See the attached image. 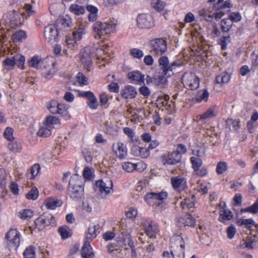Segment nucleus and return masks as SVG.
<instances>
[{
  "label": "nucleus",
  "instance_id": "obj_1",
  "mask_svg": "<svg viewBox=\"0 0 258 258\" xmlns=\"http://www.w3.org/2000/svg\"><path fill=\"white\" fill-rule=\"evenodd\" d=\"M84 188L81 177L74 174L71 177L68 187V194L75 201L80 200L83 196Z\"/></svg>",
  "mask_w": 258,
  "mask_h": 258
},
{
  "label": "nucleus",
  "instance_id": "obj_2",
  "mask_svg": "<svg viewBox=\"0 0 258 258\" xmlns=\"http://www.w3.org/2000/svg\"><path fill=\"white\" fill-rule=\"evenodd\" d=\"M94 36L95 39H101L106 35L113 33L116 30V24L112 22H96L92 26Z\"/></svg>",
  "mask_w": 258,
  "mask_h": 258
},
{
  "label": "nucleus",
  "instance_id": "obj_3",
  "mask_svg": "<svg viewBox=\"0 0 258 258\" xmlns=\"http://www.w3.org/2000/svg\"><path fill=\"white\" fill-rule=\"evenodd\" d=\"M159 66L162 70V74L166 77H170L174 74L176 68L181 66L182 63L178 60L169 62L166 56H162L158 59Z\"/></svg>",
  "mask_w": 258,
  "mask_h": 258
},
{
  "label": "nucleus",
  "instance_id": "obj_4",
  "mask_svg": "<svg viewBox=\"0 0 258 258\" xmlns=\"http://www.w3.org/2000/svg\"><path fill=\"white\" fill-rule=\"evenodd\" d=\"M167 197V193L165 191L158 193L149 192L146 194L144 200L149 205L156 208L162 204Z\"/></svg>",
  "mask_w": 258,
  "mask_h": 258
},
{
  "label": "nucleus",
  "instance_id": "obj_5",
  "mask_svg": "<svg viewBox=\"0 0 258 258\" xmlns=\"http://www.w3.org/2000/svg\"><path fill=\"white\" fill-rule=\"evenodd\" d=\"M149 46L150 52L153 55H161L167 50L166 41L161 38L151 40Z\"/></svg>",
  "mask_w": 258,
  "mask_h": 258
},
{
  "label": "nucleus",
  "instance_id": "obj_6",
  "mask_svg": "<svg viewBox=\"0 0 258 258\" xmlns=\"http://www.w3.org/2000/svg\"><path fill=\"white\" fill-rule=\"evenodd\" d=\"M25 59L20 54H16L12 57H7L3 61V65L7 70H11L16 65L19 68L24 69Z\"/></svg>",
  "mask_w": 258,
  "mask_h": 258
},
{
  "label": "nucleus",
  "instance_id": "obj_7",
  "mask_svg": "<svg viewBox=\"0 0 258 258\" xmlns=\"http://www.w3.org/2000/svg\"><path fill=\"white\" fill-rule=\"evenodd\" d=\"M86 33V30L84 28L79 27L78 28L75 29L72 35L68 36L66 37V43L67 45L72 49L77 48V41L82 39Z\"/></svg>",
  "mask_w": 258,
  "mask_h": 258
},
{
  "label": "nucleus",
  "instance_id": "obj_8",
  "mask_svg": "<svg viewBox=\"0 0 258 258\" xmlns=\"http://www.w3.org/2000/svg\"><path fill=\"white\" fill-rule=\"evenodd\" d=\"M35 228L39 231L42 230L49 225L55 226L56 222L53 216L50 214H43L37 218L35 221Z\"/></svg>",
  "mask_w": 258,
  "mask_h": 258
},
{
  "label": "nucleus",
  "instance_id": "obj_9",
  "mask_svg": "<svg viewBox=\"0 0 258 258\" xmlns=\"http://www.w3.org/2000/svg\"><path fill=\"white\" fill-rule=\"evenodd\" d=\"M232 6L233 4L231 0L218 2L214 5V8L216 10L214 14L215 19L216 20L220 19L224 15L230 12Z\"/></svg>",
  "mask_w": 258,
  "mask_h": 258
},
{
  "label": "nucleus",
  "instance_id": "obj_10",
  "mask_svg": "<svg viewBox=\"0 0 258 258\" xmlns=\"http://www.w3.org/2000/svg\"><path fill=\"white\" fill-rule=\"evenodd\" d=\"M112 187L113 183L111 180L108 179H99L96 181L94 189L99 191L101 196L104 198L110 193Z\"/></svg>",
  "mask_w": 258,
  "mask_h": 258
},
{
  "label": "nucleus",
  "instance_id": "obj_11",
  "mask_svg": "<svg viewBox=\"0 0 258 258\" xmlns=\"http://www.w3.org/2000/svg\"><path fill=\"white\" fill-rule=\"evenodd\" d=\"M20 233L17 229H11L8 232L6 237L10 249H17L20 245Z\"/></svg>",
  "mask_w": 258,
  "mask_h": 258
},
{
  "label": "nucleus",
  "instance_id": "obj_12",
  "mask_svg": "<svg viewBox=\"0 0 258 258\" xmlns=\"http://www.w3.org/2000/svg\"><path fill=\"white\" fill-rule=\"evenodd\" d=\"M182 80L184 86L189 89L194 90L199 87L200 79L195 73H185Z\"/></svg>",
  "mask_w": 258,
  "mask_h": 258
},
{
  "label": "nucleus",
  "instance_id": "obj_13",
  "mask_svg": "<svg viewBox=\"0 0 258 258\" xmlns=\"http://www.w3.org/2000/svg\"><path fill=\"white\" fill-rule=\"evenodd\" d=\"M92 58L93 54L90 47H85L81 50L79 59L84 69H89L92 66Z\"/></svg>",
  "mask_w": 258,
  "mask_h": 258
},
{
  "label": "nucleus",
  "instance_id": "obj_14",
  "mask_svg": "<svg viewBox=\"0 0 258 258\" xmlns=\"http://www.w3.org/2000/svg\"><path fill=\"white\" fill-rule=\"evenodd\" d=\"M137 22L139 28L150 29L154 26L152 16L149 14H140L137 18Z\"/></svg>",
  "mask_w": 258,
  "mask_h": 258
},
{
  "label": "nucleus",
  "instance_id": "obj_15",
  "mask_svg": "<svg viewBox=\"0 0 258 258\" xmlns=\"http://www.w3.org/2000/svg\"><path fill=\"white\" fill-rule=\"evenodd\" d=\"M142 225L144 227L145 233L150 238H155L159 230L158 225L153 221L148 219H143Z\"/></svg>",
  "mask_w": 258,
  "mask_h": 258
},
{
  "label": "nucleus",
  "instance_id": "obj_16",
  "mask_svg": "<svg viewBox=\"0 0 258 258\" xmlns=\"http://www.w3.org/2000/svg\"><path fill=\"white\" fill-rule=\"evenodd\" d=\"M182 158L181 155L174 151L171 153L164 154L161 156V162L163 165H175L179 163Z\"/></svg>",
  "mask_w": 258,
  "mask_h": 258
},
{
  "label": "nucleus",
  "instance_id": "obj_17",
  "mask_svg": "<svg viewBox=\"0 0 258 258\" xmlns=\"http://www.w3.org/2000/svg\"><path fill=\"white\" fill-rule=\"evenodd\" d=\"M44 36L49 43H54L57 41L58 30L54 24L48 25L44 29Z\"/></svg>",
  "mask_w": 258,
  "mask_h": 258
},
{
  "label": "nucleus",
  "instance_id": "obj_18",
  "mask_svg": "<svg viewBox=\"0 0 258 258\" xmlns=\"http://www.w3.org/2000/svg\"><path fill=\"white\" fill-rule=\"evenodd\" d=\"M112 149L115 156L120 160H123L127 156V148L122 143H113L112 146Z\"/></svg>",
  "mask_w": 258,
  "mask_h": 258
},
{
  "label": "nucleus",
  "instance_id": "obj_19",
  "mask_svg": "<svg viewBox=\"0 0 258 258\" xmlns=\"http://www.w3.org/2000/svg\"><path fill=\"white\" fill-rule=\"evenodd\" d=\"M79 96L87 99V104L92 110H95L98 106L97 98L91 91H81L79 93Z\"/></svg>",
  "mask_w": 258,
  "mask_h": 258
},
{
  "label": "nucleus",
  "instance_id": "obj_20",
  "mask_svg": "<svg viewBox=\"0 0 258 258\" xmlns=\"http://www.w3.org/2000/svg\"><path fill=\"white\" fill-rule=\"evenodd\" d=\"M101 229V227L99 224L90 225L88 228L87 232L86 233V241H89L90 242V241L95 238L100 232Z\"/></svg>",
  "mask_w": 258,
  "mask_h": 258
},
{
  "label": "nucleus",
  "instance_id": "obj_21",
  "mask_svg": "<svg viewBox=\"0 0 258 258\" xmlns=\"http://www.w3.org/2000/svg\"><path fill=\"white\" fill-rule=\"evenodd\" d=\"M127 77L132 82L141 85L144 83L145 76L139 71H133L128 73Z\"/></svg>",
  "mask_w": 258,
  "mask_h": 258
},
{
  "label": "nucleus",
  "instance_id": "obj_22",
  "mask_svg": "<svg viewBox=\"0 0 258 258\" xmlns=\"http://www.w3.org/2000/svg\"><path fill=\"white\" fill-rule=\"evenodd\" d=\"M195 219L190 215L180 217L177 221V224L179 227L184 226L194 227L195 225Z\"/></svg>",
  "mask_w": 258,
  "mask_h": 258
},
{
  "label": "nucleus",
  "instance_id": "obj_23",
  "mask_svg": "<svg viewBox=\"0 0 258 258\" xmlns=\"http://www.w3.org/2000/svg\"><path fill=\"white\" fill-rule=\"evenodd\" d=\"M120 93L124 99H133L136 97L137 92L134 87L126 85L121 90Z\"/></svg>",
  "mask_w": 258,
  "mask_h": 258
},
{
  "label": "nucleus",
  "instance_id": "obj_24",
  "mask_svg": "<svg viewBox=\"0 0 258 258\" xmlns=\"http://www.w3.org/2000/svg\"><path fill=\"white\" fill-rule=\"evenodd\" d=\"M57 71L55 68V63L53 62L50 66H46L43 65L42 70V74L43 76L46 79H51L55 75Z\"/></svg>",
  "mask_w": 258,
  "mask_h": 258
},
{
  "label": "nucleus",
  "instance_id": "obj_25",
  "mask_svg": "<svg viewBox=\"0 0 258 258\" xmlns=\"http://www.w3.org/2000/svg\"><path fill=\"white\" fill-rule=\"evenodd\" d=\"M218 112V106L216 105H214L209 108L205 113L200 115V118L201 119H206L208 118H213L217 116Z\"/></svg>",
  "mask_w": 258,
  "mask_h": 258
},
{
  "label": "nucleus",
  "instance_id": "obj_26",
  "mask_svg": "<svg viewBox=\"0 0 258 258\" xmlns=\"http://www.w3.org/2000/svg\"><path fill=\"white\" fill-rule=\"evenodd\" d=\"M171 183L174 189L177 191H179L186 185L184 178L180 176L172 177L171 178Z\"/></svg>",
  "mask_w": 258,
  "mask_h": 258
},
{
  "label": "nucleus",
  "instance_id": "obj_27",
  "mask_svg": "<svg viewBox=\"0 0 258 258\" xmlns=\"http://www.w3.org/2000/svg\"><path fill=\"white\" fill-rule=\"evenodd\" d=\"M62 204L61 200L52 197L47 198L44 202V205L49 210H54L57 207H59Z\"/></svg>",
  "mask_w": 258,
  "mask_h": 258
},
{
  "label": "nucleus",
  "instance_id": "obj_28",
  "mask_svg": "<svg viewBox=\"0 0 258 258\" xmlns=\"http://www.w3.org/2000/svg\"><path fill=\"white\" fill-rule=\"evenodd\" d=\"M245 247L248 249L258 247V234L247 237L244 241Z\"/></svg>",
  "mask_w": 258,
  "mask_h": 258
},
{
  "label": "nucleus",
  "instance_id": "obj_29",
  "mask_svg": "<svg viewBox=\"0 0 258 258\" xmlns=\"http://www.w3.org/2000/svg\"><path fill=\"white\" fill-rule=\"evenodd\" d=\"M6 176L5 171L0 169V198H5L7 194V190L6 188Z\"/></svg>",
  "mask_w": 258,
  "mask_h": 258
},
{
  "label": "nucleus",
  "instance_id": "obj_30",
  "mask_svg": "<svg viewBox=\"0 0 258 258\" xmlns=\"http://www.w3.org/2000/svg\"><path fill=\"white\" fill-rule=\"evenodd\" d=\"M89 241H85L82 248L81 255L83 257L93 258L94 254L92 251Z\"/></svg>",
  "mask_w": 258,
  "mask_h": 258
},
{
  "label": "nucleus",
  "instance_id": "obj_31",
  "mask_svg": "<svg viewBox=\"0 0 258 258\" xmlns=\"http://www.w3.org/2000/svg\"><path fill=\"white\" fill-rule=\"evenodd\" d=\"M24 21V17L22 14L16 11H13L11 16L10 22L15 26L21 25Z\"/></svg>",
  "mask_w": 258,
  "mask_h": 258
},
{
  "label": "nucleus",
  "instance_id": "obj_32",
  "mask_svg": "<svg viewBox=\"0 0 258 258\" xmlns=\"http://www.w3.org/2000/svg\"><path fill=\"white\" fill-rule=\"evenodd\" d=\"M60 124L59 119L53 116H49L46 118L45 120V125L47 126L50 128L57 127Z\"/></svg>",
  "mask_w": 258,
  "mask_h": 258
},
{
  "label": "nucleus",
  "instance_id": "obj_33",
  "mask_svg": "<svg viewBox=\"0 0 258 258\" xmlns=\"http://www.w3.org/2000/svg\"><path fill=\"white\" fill-rule=\"evenodd\" d=\"M233 216V214L231 211L222 208L219 211V220L221 222H225L226 221L232 219Z\"/></svg>",
  "mask_w": 258,
  "mask_h": 258
},
{
  "label": "nucleus",
  "instance_id": "obj_34",
  "mask_svg": "<svg viewBox=\"0 0 258 258\" xmlns=\"http://www.w3.org/2000/svg\"><path fill=\"white\" fill-rule=\"evenodd\" d=\"M8 147L10 151L15 154L20 153L22 150V146L21 143L15 139L10 141L8 145Z\"/></svg>",
  "mask_w": 258,
  "mask_h": 258
},
{
  "label": "nucleus",
  "instance_id": "obj_35",
  "mask_svg": "<svg viewBox=\"0 0 258 258\" xmlns=\"http://www.w3.org/2000/svg\"><path fill=\"white\" fill-rule=\"evenodd\" d=\"M141 166L143 168L146 167V165L143 163L140 162L137 164H133L130 162H123L122 164V168L128 172H131L136 169L137 166Z\"/></svg>",
  "mask_w": 258,
  "mask_h": 258
},
{
  "label": "nucleus",
  "instance_id": "obj_36",
  "mask_svg": "<svg viewBox=\"0 0 258 258\" xmlns=\"http://www.w3.org/2000/svg\"><path fill=\"white\" fill-rule=\"evenodd\" d=\"M167 77L162 74L161 75L155 76L153 78L154 83L161 88H163L167 84Z\"/></svg>",
  "mask_w": 258,
  "mask_h": 258
},
{
  "label": "nucleus",
  "instance_id": "obj_37",
  "mask_svg": "<svg viewBox=\"0 0 258 258\" xmlns=\"http://www.w3.org/2000/svg\"><path fill=\"white\" fill-rule=\"evenodd\" d=\"M225 123L226 127L232 131H237L240 128V121L238 120L228 118Z\"/></svg>",
  "mask_w": 258,
  "mask_h": 258
},
{
  "label": "nucleus",
  "instance_id": "obj_38",
  "mask_svg": "<svg viewBox=\"0 0 258 258\" xmlns=\"http://www.w3.org/2000/svg\"><path fill=\"white\" fill-rule=\"evenodd\" d=\"M169 97L167 95H162L158 97L156 101L157 107L160 109L164 107L166 108L168 106H167Z\"/></svg>",
  "mask_w": 258,
  "mask_h": 258
},
{
  "label": "nucleus",
  "instance_id": "obj_39",
  "mask_svg": "<svg viewBox=\"0 0 258 258\" xmlns=\"http://www.w3.org/2000/svg\"><path fill=\"white\" fill-rule=\"evenodd\" d=\"M27 34L25 31L20 30L16 31L12 36V39L14 42L21 41L23 39L26 38Z\"/></svg>",
  "mask_w": 258,
  "mask_h": 258
},
{
  "label": "nucleus",
  "instance_id": "obj_40",
  "mask_svg": "<svg viewBox=\"0 0 258 258\" xmlns=\"http://www.w3.org/2000/svg\"><path fill=\"white\" fill-rule=\"evenodd\" d=\"M29 64L31 67L38 68V67H43L45 65L44 61L38 56H35L32 57L29 62Z\"/></svg>",
  "mask_w": 258,
  "mask_h": 258
},
{
  "label": "nucleus",
  "instance_id": "obj_41",
  "mask_svg": "<svg viewBox=\"0 0 258 258\" xmlns=\"http://www.w3.org/2000/svg\"><path fill=\"white\" fill-rule=\"evenodd\" d=\"M171 253L173 258H184V244H181L179 247L171 251Z\"/></svg>",
  "mask_w": 258,
  "mask_h": 258
},
{
  "label": "nucleus",
  "instance_id": "obj_42",
  "mask_svg": "<svg viewBox=\"0 0 258 258\" xmlns=\"http://www.w3.org/2000/svg\"><path fill=\"white\" fill-rule=\"evenodd\" d=\"M40 170V167L39 164H34L30 169L28 171L27 173V176L29 179L34 178L39 173Z\"/></svg>",
  "mask_w": 258,
  "mask_h": 258
},
{
  "label": "nucleus",
  "instance_id": "obj_43",
  "mask_svg": "<svg viewBox=\"0 0 258 258\" xmlns=\"http://www.w3.org/2000/svg\"><path fill=\"white\" fill-rule=\"evenodd\" d=\"M195 198L194 196L191 198H187L184 199L181 203V206L183 209H189L194 207L195 205Z\"/></svg>",
  "mask_w": 258,
  "mask_h": 258
},
{
  "label": "nucleus",
  "instance_id": "obj_44",
  "mask_svg": "<svg viewBox=\"0 0 258 258\" xmlns=\"http://www.w3.org/2000/svg\"><path fill=\"white\" fill-rule=\"evenodd\" d=\"M215 13L207 11L206 10L202 9L199 11V15L203 19L207 21H211L215 18Z\"/></svg>",
  "mask_w": 258,
  "mask_h": 258
},
{
  "label": "nucleus",
  "instance_id": "obj_45",
  "mask_svg": "<svg viewBox=\"0 0 258 258\" xmlns=\"http://www.w3.org/2000/svg\"><path fill=\"white\" fill-rule=\"evenodd\" d=\"M228 166L227 162L220 161L218 162L216 168V172L218 175L222 174L228 170Z\"/></svg>",
  "mask_w": 258,
  "mask_h": 258
},
{
  "label": "nucleus",
  "instance_id": "obj_46",
  "mask_svg": "<svg viewBox=\"0 0 258 258\" xmlns=\"http://www.w3.org/2000/svg\"><path fill=\"white\" fill-rule=\"evenodd\" d=\"M69 10L72 13L76 15L83 14L85 12V8L83 6L76 4H72L69 8Z\"/></svg>",
  "mask_w": 258,
  "mask_h": 258
},
{
  "label": "nucleus",
  "instance_id": "obj_47",
  "mask_svg": "<svg viewBox=\"0 0 258 258\" xmlns=\"http://www.w3.org/2000/svg\"><path fill=\"white\" fill-rule=\"evenodd\" d=\"M209 96V93L206 89L201 90L198 92L196 97V100L200 102L203 100L207 101Z\"/></svg>",
  "mask_w": 258,
  "mask_h": 258
},
{
  "label": "nucleus",
  "instance_id": "obj_48",
  "mask_svg": "<svg viewBox=\"0 0 258 258\" xmlns=\"http://www.w3.org/2000/svg\"><path fill=\"white\" fill-rule=\"evenodd\" d=\"M34 212L30 209H24L19 212V217L23 220H28L32 218Z\"/></svg>",
  "mask_w": 258,
  "mask_h": 258
},
{
  "label": "nucleus",
  "instance_id": "obj_49",
  "mask_svg": "<svg viewBox=\"0 0 258 258\" xmlns=\"http://www.w3.org/2000/svg\"><path fill=\"white\" fill-rule=\"evenodd\" d=\"M233 23L229 19H224L221 21V30L224 32H229Z\"/></svg>",
  "mask_w": 258,
  "mask_h": 258
},
{
  "label": "nucleus",
  "instance_id": "obj_50",
  "mask_svg": "<svg viewBox=\"0 0 258 258\" xmlns=\"http://www.w3.org/2000/svg\"><path fill=\"white\" fill-rule=\"evenodd\" d=\"M230 79V75L226 73H222L216 78V82L218 84H225L228 83Z\"/></svg>",
  "mask_w": 258,
  "mask_h": 258
},
{
  "label": "nucleus",
  "instance_id": "obj_51",
  "mask_svg": "<svg viewBox=\"0 0 258 258\" xmlns=\"http://www.w3.org/2000/svg\"><path fill=\"white\" fill-rule=\"evenodd\" d=\"M56 24L57 25H62L64 28H69L71 26L72 23L71 18L66 16L58 20Z\"/></svg>",
  "mask_w": 258,
  "mask_h": 258
},
{
  "label": "nucleus",
  "instance_id": "obj_52",
  "mask_svg": "<svg viewBox=\"0 0 258 258\" xmlns=\"http://www.w3.org/2000/svg\"><path fill=\"white\" fill-rule=\"evenodd\" d=\"M24 258H35L36 253L35 247L33 246L27 247L23 252Z\"/></svg>",
  "mask_w": 258,
  "mask_h": 258
},
{
  "label": "nucleus",
  "instance_id": "obj_53",
  "mask_svg": "<svg viewBox=\"0 0 258 258\" xmlns=\"http://www.w3.org/2000/svg\"><path fill=\"white\" fill-rule=\"evenodd\" d=\"M152 6L158 12L162 11L165 6V3L160 0H152Z\"/></svg>",
  "mask_w": 258,
  "mask_h": 258
},
{
  "label": "nucleus",
  "instance_id": "obj_54",
  "mask_svg": "<svg viewBox=\"0 0 258 258\" xmlns=\"http://www.w3.org/2000/svg\"><path fill=\"white\" fill-rule=\"evenodd\" d=\"M51 129L46 125L41 127L38 131L37 135L42 137H47L51 134Z\"/></svg>",
  "mask_w": 258,
  "mask_h": 258
},
{
  "label": "nucleus",
  "instance_id": "obj_55",
  "mask_svg": "<svg viewBox=\"0 0 258 258\" xmlns=\"http://www.w3.org/2000/svg\"><path fill=\"white\" fill-rule=\"evenodd\" d=\"M190 160L192 164V166L194 170H199L200 167L202 166L203 164V161L202 159H201L199 158L191 157L190 159Z\"/></svg>",
  "mask_w": 258,
  "mask_h": 258
},
{
  "label": "nucleus",
  "instance_id": "obj_56",
  "mask_svg": "<svg viewBox=\"0 0 258 258\" xmlns=\"http://www.w3.org/2000/svg\"><path fill=\"white\" fill-rule=\"evenodd\" d=\"M241 212H247L253 214H256L258 212V198L251 206L241 209Z\"/></svg>",
  "mask_w": 258,
  "mask_h": 258
},
{
  "label": "nucleus",
  "instance_id": "obj_57",
  "mask_svg": "<svg viewBox=\"0 0 258 258\" xmlns=\"http://www.w3.org/2000/svg\"><path fill=\"white\" fill-rule=\"evenodd\" d=\"M38 195L39 192L37 188L35 187H33L26 195V197L28 200H35L38 198Z\"/></svg>",
  "mask_w": 258,
  "mask_h": 258
},
{
  "label": "nucleus",
  "instance_id": "obj_58",
  "mask_svg": "<svg viewBox=\"0 0 258 258\" xmlns=\"http://www.w3.org/2000/svg\"><path fill=\"white\" fill-rule=\"evenodd\" d=\"M126 240L128 245L131 247V257L132 258H137V252L135 250V247L134 245V242L132 240L131 238V236L130 235H126Z\"/></svg>",
  "mask_w": 258,
  "mask_h": 258
},
{
  "label": "nucleus",
  "instance_id": "obj_59",
  "mask_svg": "<svg viewBox=\"0 0 258 258\" xmlns=\"http://www.w3.org/2000/svg\"><path fill=\"white\" fill-rule=\"evenodd\" d=\"M58 104L59 103L56 100H52L48 103L47 109L51 113L56 114Z\"/></svg>",
  "mask_w": 258,
  "mask_h": 258
},
{
  "label": "nucleus",
  "instance_id": "obj_60",
  "mask_svg": "<svg viewBox=\"0 0 258 258\" xmlns=\"http://www.w3.org/2000/svg\"><path fill=\"white\" fill-rule=\"evenodd\" d=\"M130 54L134 58L138 59L141 58L144 55L143 51L138 48H132L130 49Z\"/></svg>",
  "mask_w": 258,
  "mask_h": 258
},
{
  "label": "nucleus",
  "instance_id": "obj_61",
  "mask_svg": "<svg viewBox=\"0 0 258 258\" xmlns=\"http://www.w3.org/2000/svg\"><path fill=\"white\" fill-rule=\"evenodd\" d=\"M106 132L110 135H116L118 132V128L116 126H114L110 123L109 124H106Z\"/></svg>",
  "mask_w": 258,
  "mask_h": 258
},
{
  "label": "nucleus",
  "instance_id": "obj_62",
  "mask_svg": "<svg viewBox=\"0 0 258 258\" xmlns=\"http://www.w3.org/2000/svg\"><path fill=\"white\" fill-rule=\"evenodd\" d=\"M77 81L81 85H86L88 84V79L82 73H78L76 76Z\"/></svg>",
  "mask_w": 258,
  "mask_h": 258
},
{
  "label": "nucleus",
  "instance_id": "obj_63",
  "mask_svg": "<svg viewBox=\"0 0 258 258\" xmlns=\"http://www.w3.org/2000/svg\"><path fill=\"white\" fill-rule=\"evenodd\" d=\"M136 150L139 152V156L142 158H146L150 155L149 148H141L137 147L136 148Z\"/></svg>",
  "mask_w": 258,
  "mask_h": 258
},
{
  "label": "nucleus",
  "instance_id": "obj_64",
  "mask_svg": "<svg viewBox=\"0 0 258 258\" xmlns=\"http://www.w3.org/2000/svg\"><path fill=\"white\" fill-rule=\"evenodd\" d=\"M229 19L232 22H239L241 19V16L238 12L231 13L229 16Z\"/></svg>",
  "mask_w": 258,
  "mask_h": 258
}]
</instances>
